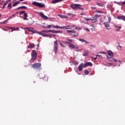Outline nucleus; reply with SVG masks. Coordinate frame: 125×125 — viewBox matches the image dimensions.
<instances>
[{
    "label": "nucleus",
    "instance_id": "29",
    "mask_svg": "<svg viewBox=\"0 0 125 125\" xmlns=\"http://www.w3.org/2000/svg\"><path fill=\"white\" fill-rule=\"evenodd\" d=\"M94 13H102V14H103V12H102V11L96 10V11H94Z\"/></svg>",
    "mask_w": 125,
    "mask_h": 125
},
{
    "label": "nucleus",
    "instance_id": "28",
    "mask_svg": "<svg viewBox=\"0 0 125 125\" xmlns=\"http://www.w3.org/2000/svg\"><path fill=\"white\" fill-rule=\"evenodd\" d=\"M83 56H88V52L86 51L83 53Z\"/></svg>",
    "mask_w": 125,
    "mask_h": 125
},
{
    "label": "nucleus",
    "instance_id": "2",
    "mask_svg": "<svg viewBox=\"0 0 125 125\" xmlns=\"http://www.w3.org/2000/svg\"><path fill=\"white\" fill-rule=\"evenodd\" d=\"M66 31L68 33H71L70 36H71V37H76L77 36H79V33L77 32V31L75 30H66Z\"/></svg>",
    "mask_w": 125,
    "mask_h": 125
},
{
    "label": "nucleus",
    "instance_id": "31",
    "mask_svg": "<svg viewBox=\"0 0 125 125\" xmlns=\"http://www.w3.org/2000/svg\"><path fill=\"white\" fill-rule=\"evenodd\" d=\"M98 17H100V16H98V15L97 14H95L94 17H92V18H96L97 19V18H98Z\"/></svg>",
    "mask_w": 125,
    "mask_h": 125
},
{
    "label": "nucleus",
    "instance_id": "56",
    "mask_svg": "<svg viewBox=\"0 0 125 125\" xmlns=\"http://www.w3.org/2000/svg\"><path fill=\"white\" fill-rule=\"evenodd\" d=\"M67 15H69V16H70V15H72V14L68 13Z\"/></svg>",
    "mask_w": 125,
    "mask_h": 125
},
{
    "label": "nucleus",
    "instance_id": "52",
    "mask_svg": "<svg viewBox=\"0 0 125 125\" xmlns=\"http://www.w3.org/2000/svg\"><path fill=\"white\" fill-rule=\"evenodd\" d=\"M42 27L47 29V26H43Z\"/></svg>",
    "mask_w": 125,
    "mask_h": 125
},
{
    "label": "nucleus",
    "instance_id": "46",
    "mask_svg": "<svg viewBox=\"0 0 125 125\" xmlns=\"http://www.w3.org/2000/svg\"><path fill=\"white\" fill-rule=\"evenodd\" d=\"M75 29L76 30H79V31L81 30V28H78L77 27H75Z\"/></svg>",
    "mask_w": 125,
    "mask_h": 125
},
{
    "label": "nucleus",
    "instance_id": "14",
    "mask_svg": "<svg viewBox=\"0 0 125 125\" xmlns=\"http://www.w3.org/2000/svg\"><path fill=\"white\" fill-rule=\"evenodd\" d=\"M118 19L124 20V21H125V16H120L118 17Z\"/></svg>",
    "mask_w": 125,
    "mask_h": 125
},
{
    "label": "nucleus",
    "instance_id": "64",
    "mask_svg": "<svg viewBox=\"0 0 125 125\" xmlns=\"http://www.w3.org/2000/svg\"><path fill=\"white\" fill-rule=\"evenodd\" d=\"M24 0H20V1H23Z\"/></svg>",
    "mask_w": 125,
    "mask_h": 125
},
{
    "label": "nucleus",
    "instance_id": "22",
    "mask_svg": "<svg viewBox=\"0 0 125 125\" xmlns=\"http://www.w3.org/2000/svg\"><path fill=\"white\" fill-rule=\"evenodd\" d=\"M27 17H28V14L25 13L24 14L23 20H28V18H27Z\"/></svg>",
    "mask_w": 125,
    "mask_h": 125
},
{
    "label": "nucleus",
    "instance_id": "59",
    "mask_svg": "<svg viewBox=\"0 0 125 125\" xmlns=\"http://www.w3.org/2000/svg\"><path fill=\"white\" fill-rule=\"evenodd\" d=\"M52 36L53 37H56V35H53V34H52Z\"/></svg>",
    "mask_w": 125,
    "mask_h": 125
},
{
    "label": "nucleus",
    "instance_id": "26",
    "mask_svg": "<svg viewBox=\"0 0 125 125\" xmlns=\"http://www.w3.org/2000/svg\"><path fill=\"white\" fill-rule=\"evenodd\" d=\"M107 59H108V61L112 62L113 60H114V59L112 58L111 57H109L108 56L106 57Z\"/></svg>",
    "mask_w": 125,
    "mask_h": 125
},
{
    "label": "nucleus",
    "instance_id": "6",
    "mask_svg": "<svg viewBox=\"0 0 125 125\" xmlns=\"http://www.w3.org/2000/svg\"><path fill=\"white\" fill-rule=\"evenodd\" d=\"M80 6H82V5L79 4H74L71 5V7H72L73 9H77V8H80L81 10L84 9L83 8L80 7Z\"/></svg>",
    "mask_w": 125,
    "mask_h": 125
},
{
    "label": "nucleus",
    "instance_id": "54",
    "mask_svg": "<svg viewBox=\"0 0 125 125\" xmlns=\"http://www.w3.org/2000/svg\"><path fill=\"white\" fill-rule=\"evenodd\" d=\"M12 18V16H11L9 18L7 19V20H9V19H11Z\"/></svg>",
    "mask_w": 125,
    "mask_h": 125
},
{
    "label": "nucleus",
    "instance_id": "24",
    "mask_svg": "<svg viewBox=\"0 0 125 125\" xmlns=\"http://www.w3.org/2000/svg\"><path fill=\"white\" fill-rule=\"evenodd\" d=\"M36 45L34 43L30 44L29 46H28V48H32L33 47H35Z\"/></svg>",
    "mask_w": 125,
    "mask_h": 125
},
{
    "label": "nucleus",
    "instance_id": "8",
    "mask_svg": "<svg viewBox=\"0 0 125 125\" xmlns=\"http://www.w3.org/2000/svg\"><path fill=\"white\" fill-rule=\"evenodd\" d=\"M66 43H68V45L71 47V48H73V49H79V46H75L73 44H72L69 42H66Z\"/></svg>",
    "mask_w": 125,
    "mask_h": 125
},
{
    "label": "nucleus",
    "instance_id": "37",
    "mask_svg": "<svg viewBox=\"0 0 125 125\" xmlns=\"http://www.w3.org/2000/svg\"><path fill=\"white\" fill-rule=\"evenodd\" d=\"M57 34H62V31L60 30L57 31Z\"/></svg>",
    "mask_w": 125,
    "mask_h": 125
},
{
    "label": "nucleus",
    "instance_id": "50",
    "mask_svg": "<svg viewBox=\"0 0 125 125\" xmlns=\"http://www.w3.org/2000/svg\"><path fill=\"white\" fill-rule=\"evenodd\" d=\"M90 45H91V46L92 47H95V46H94V45H93V44H91Z\"/></svg>",
    "mask_w": 125,
    "mask_h": 125
},
{
    "label": "nucleus",
    "instance_id": "25",
    "mask_svg": "<svg viewBox=\"0 0 125 125\" xmlns=\"http://www.w3.org/2000/svg\"><path fill=\"white\" fill-rule=\"evenodd\" d=\"M92 23H95V22H97V18H93L91 19Z\"/></svg>",
    "mask_w": 125,
    "mask_h": 125
},
{
    "label": "nucleus",
    "instance_id": "42",
    "mask_svg": "<svg viewBox=\"0 0 125 125\" xmlns=\"http://www.w3.org/2000/svg\"><path fill=\"white\" fill-rule=\"evenodd\" d=\"M41 32L42 33H48L47 30H42Z\"/></svg>",
    "mask_w": 125,
    "mask_h": 125
},
{
    "label": "nucleus",
    "instance_id": "34",
    "mask_svg": "<svg viewBox=\"0 0 125 125\" xmlns=\"http://www.w3.org/2000/svg\"><path fill=\"white\" fill-rule=\"evenodd\" d=\"M84 74L85 75H88V74H89V71H88V70H85Z\"/></svg>",
    "mask_w": 125,
    "mask_h": 125
},
{
    "label": "nucleus",
    "instance_id": "33",
    "mask_svg": "<svg viewBox=\"0 0 125 125\" xmlns=\"http://www.w3.org/2000/svg\"><path fill=\"white\" fill-rule=\"evenodd\" d=\"M11 0H8L7 1H6V2L4 3V6H5L6 5H7V3H8V2H9V1H11Z\"/></svg>",
    "mask_w": 125,
    "mask_h": 125
},
{
    "label": "nucleus",
    "instance_id": "30",
    "mask_svg": "<svg viewBox=\"0 0 125 125\" xmlns=\"http://www.w3.org/2000/svg\"><path fill=\"white\" fill-rule=\"evenodd\" d=\"M20 2L19 1H17L15 3H14V4H13V6L14 7L15 6H16V5H17V4H18L19 3H20Z\"/></svg>",
    "mask_w": 125,
    "mask_h": 125
},
{
    "label": "nucleus",
    "instance_id": "41",
    "mask_svg": "<svg viewBox=\"0 0 125 125\" xmlns=\"http://www.w3.org/2000/svg\"><path fill=\"white\" fill-rule=\"evenodd\" d=\"M60 44L62 46V47H65V46L61 43V42H60Z\"/></svg>",
    "mask_w": 125,
    "mask_h": 125
},
{
    "label": "nucleus",
    "instance_id": "36",
    "mask_svg": "<svg viewBox=\"0 0 125 125\" xmlns=\"http://www.w3.org/2000/svg\"><path fill=\"white\" fill-rule=\"evenodd\" d=\"M108 23H110V22H111V17L108 16Z\"/></svg>",
    "mask_w": 125,
    "mask_h": 125
},
{
    "label": "nucleus",
    "instance_id": "23",
    "mask_svg": "<svg viewBox=\"0 0 125 125\" xmlns=\"http://www.w3.org/2000/svg\"><path fill=\"white\" fill-rule=\"evenodd\" d=\"M9 29H12L13 31H17L19 30V27L15 28V27H9Z\"/></svg>",
    "mask_w": 125,
    "mask_h": 125
},
{
    "label": "nucleus",
    "instance_id": "15",
    "mask_svg": "<svg viewBox=\"0 0 125 125\" xmlns=\"http://www.w3.org/2000/svg\"><path fill=\"white\" fill-rule=\"evenodd\" d=\"M31 20H29L28 21V25H33V24H34V23H35V21H33L32 18H31Z\"/></svg>",
    "mask_w": 125,
    "mask_h": 125
},
{
    "label": "nucleus",
    "instance_id": "35",
    "mask_svg": "<svg viewBox=\"0 0 125 125\" xmlns=\"http://www.w3.org/2000/svg\"><path fill=\"white\" fill-rule=\"evenodd\" d=\"M67 41H68V42H73L74 41V39H67Z\"/></svg>",
    "mask_w": 125,
    "mask_h": 125
},
{
    "label": "nucleus",
    "instance_id": "51",
    "mask_svg": "<svg viewBox=\"0 0 125 125\" xmlns=\"http://www.w3.org/2000/svg\"><path fill=\"white\" fill-rule=\"evenodd\" d=\"M113 61H114V62H118V60H115L114 59H113Z\"/></svg>",
    "mask_w": 125,
    "mask_h": 125
},
{
    "label": "nucleus",
    "instance_id": "13",
    "mask_svg": "<svg viewBox=\"0 0 125 125\" xmlns=\"http://www.w3.org/2000/svg\"><path fill=\"white\" fill-rule=\"evenodd\" d=\"M104 25L105 27L106 28V29L107 30H109V29H110V25L108 24V23L107 22H104Z\"/></svg>",
    "mask_w": 125,
    "mask_h": 125
},
{
    "label": "nucleus",
    "instance_id": "55",
    "mask_svg": "<svg viewBox=\"0 0 125 125\" xmlns=\"http://www.w3.org/2000/svg\"><path fill=\"white\" fill-rule=\"evenodd\" d=\"M116 31H117L118 32H119V31H120V29H116Z\"/></svg>",
    "mask_w": 125,
    "mask_h": 125
},
{
    "label": "nucleus",
    "instance_id": "1",
    "mask_svg": "<svg viewBox=\"0 0 125 125\" xmlns=\"http://www.w3.org/2000/svg\"><path fill=\"white\" fill-rule=\"evenodd\" d=\"M52 28L53 29H57L59 28L60 29H65V30H72V28H70V26H59L58 25L55 26L53 24L52 25H48L47 26V29H51Z\"/></svg>",
    "mask_w": 125,
    "mask_h": 125
},
{
    "label": "nucleus",
    "instance_id": "27",
    "mask_svg": "<svg viewBox=\"0 0 125 125\" xmlns=\"http://www.w3.org/2000/svg\"><path fill=\"white\" fill-rule=\"evenodd\" d=\"M61 18H63V19H67L68 17L67 16L61 15Z\"/></svg>",
    "mask_w": 125,
    "mask_h": 125
},
{
    "label": "nucleus",
    "instance_id": "49",
    "mask_svg": "<svg viewBox=\"0 0 125 125\" xmlns=\"http://www.w3.org/2000/svg\"><path fill=\"white\" fill-rule=\"evenodd\" d=\"M90 8H91V9H95L96 7H91Z\"/></svg>",
    "mask_w": 125,
    "mask_h": 125
},
{
    "label": "nucleus",
    "instance_id": "9",
    "mask_svg": "<svg viewBox=\"0 0 125 125\" xmlns=\"http://www.w3.org/2000/svg\"><path fill=\"white\" fill-rule=\"evenodd\" d=\"M38 14H39L40 16L42 18V19H45V20H47V19H49V18L47 17V16L44 15V14L43 13H38Z\"/></svg>",
    "mask_w": 125,
    "mask_h": 125
},
{
    "label": "nucleus",
    "instance_id": "12",
    "mask_svg": "<svg viewBox=\"0 0 125 125\" xmlns=\"http://www.w3.org/2000/svg\"><path fill=\"white\" fill-rule=\"evenodd\" d=\"M87 66H91L92 67V63L90 62H86L84 64L83 66L84 67H86Z\"/></svg>",
    "mask_w": 125,
    "mask_h": 125
},
{
    "label": "nucleus",
    "instance_id": "58",
    "mask_svg": "<svg viewBox=\"0 0 125 125\" xmlns=\"http://www.w3.org/2000/svg\"><path fill=\"white\" fill-rule=\"evenodd\" d=\"M94 60H96L97 59V57L94 58Z\"/></svg>",
    "mask_w": 125,
    "mask_h": 125
},
{
    "label": "nucleus",
    "instance_id": "44",
    "mask_svg": "<svg viewBox=\"0 0 125 125\" xmlns=\"http://www.w3.org/2000/svg\"><path fill=\"white\" fill-rule=\"evenodd\" d=\"M85 19V20H86L87 21H90V20H91V19H87V18H84Z\"/></svg>",
    "mask_w": 125,
    "mask_h": 125
},
{
    "label": "nucleus",
    "instance_id": "57",
    "mask_svg": "<svg viewBox=\"0 0 125 125\" xmlns=\"http://www.w3.org/2000/svg\"><path fill=\"white\" fill-rule=\"evenodd\" d=\"M86 31H87V32H89V29H88V28H87V29H86Z\"/></svg>",
    "mask_w": 125,
    "mask_h": 125
},
{
    "label": "nucleus",
    "instance_id": "16",
    "mask_svg": "<svg viewBox=\"0 0 125 125\" xmlns=\"http://www.w3.org/2000/svg\"><path fill=\"white\" fill-rule=\"evenodd\" d=\"M83 63H81L79 66H78V70L80 71V72H82L83 71Z\"/></svg>",
    "mask_w": 125,
    "mask_h": 125
},
{
    "label": "nucleus",
    "instance_id": "5",
    "mask_svg": "<svg viewBox=\"0 0 125 125\" xmlns=\"http://www.w3.org/2000/svg\"><path fill=\"white\" fill-rule=\"evenodd\" d=\"M54 51L55 54L58 52V42L57 41L54 42Z\"/></svg>",
    "mask_w": 125,
    "mask_h": 125
},
{
    "label": "nucleus",
    "instance_id": "38",
    "mask_svg": "<svg viewBox=\"0 0 125 125\" xmlns=\"http://www.w3.org/2000/svg\"><path fill=\"white\" fill-rule=\"evenodd\" d=\"M22 13H23V14H25V13H26V12L25 11H22L20 12V14H22Z\"/></svg>",
    "mask_w": 125,
    "mask_h": 125
},
{
    "label": "nucleus",
    "instance_id": "53",
    "mask_svg": "<svg viewBox=\"0 0 125 125\" xmlns=\"http://www.w3.org/2000/svg\"><path fill=\"white\" fill-rule=\"evenodd\" d=\"M22 4H27V2H22Z\"/></svg>",
    "mask_w": 125,
    "mask_h": 125
},
{
    "label": "nucleus",
    "instance_id": "39",
    "mask_svg": "<svg viewBox=\"0 0 125 125\" xmlns=\"http://www.w3.org/2000/svg\"><path fill=\"white\" fill-rule=\"evenodd\" d=\"M115 28H118V29H121V28H122V26H117V25H115Z\"/></svg>",
    "mask_w": 125,
    "mask_h": 125
},
{
    "label": "nucleus",
    "instance_id": "40",
    "mask_svg": "<svg viewBox=\"0 0 125 125\" xmlns=\"http://www.w3.org/2000/svg\"><path fill=\"white\" fill-rule=\"evenodd\" d=\"M96 56H98V57H101L102 58H103V57H102V55H101L96 54Z\"/></svg>",
    "mask_w": 125,
    "mask_h": 125
},
{
    "label": "nucleus",
    "instance_id": "11",
    "mask_svg": "<svg viewBox=\"0 0 125 125\" xmlns=\"http://www.w3.org/2000/svg\"><path fill=\"white\" fill-rule=\"evenodd\" d=\"M107 54L108 55L110 56V57H113V56H114V53H113V52L111 50H108Z\"/></svg>",
    "mask_w": 125,
    "mask_h": 125
},
{
    "label": "nucleus",
    "instance_id": "21",
    "mask_svg": "<svg viewBox=\"0 0 125 125\" xmlns=\"http://www.w3.org/2000/svg\"><path fill=\"white\" fill-rule=\"evenodd\" d=\"M17 9H27V7L25 6H22L18 7Z\"/></svg>",
    "mask_w": 125,
    "mask_h": 125
},
{
    "label": "nucleus",
    "instance_id": "43",
    "mask_svg": "<svg viewBox=\"0 0 125 125\" xmlns=\"http://www.w3.org/2000/svg\"><path fill=\"white\" fill-rule=\"evenodd\" d=\"M6 22H7V20H6L5 21H3L2 22H1V24H6Z\"/></svg>",
    "mask_w": 125,
    "mask_h": 125
},
{
    "label": "nucleus",
    "instance_id": "61",
    "mask_svg": "<svg viewBox=\"0 0 125 125\" xmlns=\"http://www.w3.org/2000/svg\"><path fill=\"white\" fill-rule=\"evenodd\" d=\"M83 13H81V14H80V15H83Z\"/></svg>",
    "mask_w": 125,
    "mask_h": 125
},
{
    "label": "nucleus",
    "instance_id": "4",
    "mask_svg": "<svg viewBox=\"0 0 125 125\" xmlns=\"http://www.w3.org/2000/svg\"><path fill=\"white\" fill-rule=\"evenodd\" d=\"M38 54H37V52L35 50H33L31 52V59L35 61L36 59H37V56Z\"/></svg>",
    "mask_w": 125,
    "mask_h": 125
},
{
    "label": "nucleus",
    "instance_id": "18",
    "mask_svg": "<svg viewBox=\"0 0 125 125\" xmlns=\"http://www.w3.org/2000/svg\"><path fill=\"white\" fill-rule=\"evenodd\" d=\"M96 4L98 6H101V7H105V5L99 3V2H97Z\"/></svg>",
    "mask_w": 125,
    "mask_h": 125
},
{
    "label": "nucleus",
    "instance_id": "3",
    "mask_svg": "<svg viewBox=\"0 0 125 125\" xmlns=\"http://www.w3.org/2000/svg\"><path fill=\"white\" fill-rule=\"evenodd\" d=\"M32 4L33 5H35V6H38L40 8H43V7H44V6H45L44 4H42V3H41L40 2H38L37 1L33 2Z\"/></svg>",
    "mask_w": 125,
    "mask_h": 125
},
{
    "label": "nucleus",
    "instance_id": "62",
    "mask_svg": "<svg viewBox=\"0 0 125 125\" xmlns=\"http://www.w3.org/2000/svg\"><path fill=\"white\" fill-rule=\"evenodd\" d=\"M109 65H113V63H109Z\"/></svg>",
    "mask_w": 125,
    "mask_h": 125
},
{
    "label": "nucleus",
    "instance_id": "63",
    "mask_svg": "<svg viewBox=\"0 0 125 125\" xmlns=\"http://www.w3.org/2000/svg\"><path fill=\"white\" fill-rule=\"evenodd\" d=\"M5 6H4V5L3 4V7H2V8H4Z\"/></svg>",
    "mask_w": 125,
    "mask_h": 125
},
{
    "label": "nucleus",
    "instance_id": "20",
    "mask_svg": "<svg viewBox=\"0 0 125 125\" xmlns=\"http://www.w3.org/2000/svg\"><path fill=\"white\" fill-rule=\"evenodd\" d=\"M38 33L39 34V35L42 36V37H46V38H47V37H48V35L47 34H44L42 32H39Z\"/></svg>",
    "mask_w": 125,
    "mask_h": 125
},
{
    "label": "nucleus",
    "instance_id": "45",
    "mask_svg": "<svg viewBox=\"0 0 125 125\" xmlns=\"http://www.w3.org/2000/svg\"><path fill=\"white\" fill-rule=\"evenodd\" d=\"M52 33H53L54 34H57V31L56 30L52 31Z\"/></svg>",
    "mask_w": 125,
    "mask_h": 125
},
{
    "label": "nucleus",
    "instance_id": "47",
    "mask_svg": "<svg viewBox=\"0 0 125 125\" xmlns=\"http://www.w3.org/2000/svg\"><path fill=\"white\" fill-rule=\"evenodd\" d=\"M100 53H101L102 54H105V55H106V52H101Z\"/></svg>",
    "mask_w": 125,
    "mask_h": 125
},
{
    "label": "nucleus",
    "instance_id": "19",
    "mask_svg": "<svg viewBox=\"0 0 125 125\" xmlns=\"http://www.w3.org/2000/svg\"><path fill=\"white\" fill-rule=\"evenodd\" d=\"M63 0H53L52 1V3H57V2H60V1H62Z\"/></svg>",
    "mask_w": 125,
    "mask_h": 125
},
{
    "label": "nucleus",
    "instance_id": "48",
    "mask_svg": "<svg viewBox=\"0 0 125 125\" xmlns=\"http://www.w3.org/2000/svg\"><path fill=\"white\" fill-rule=\"evenodd\" d=\"M48 33H52V30H47Z\"/></svg>",
    "mask_w": 125,
    "mask_h": 125
},
{
    "label": "nucleus",
    "instance_id": "7",
    "mask_svg": "<svg viewBox=\"0 0 125 125\" xmlns=\"http://www.w3.org/2000/svg\"><path fill=\"white\" fill-rule=\"evenodd\" d=\"M41 66H42V64L40 63H36L32 65V67L33 69H38V68H40Z\"/></svg>",
    "mask_w": 125,
    "mask_h": 125
},
{
    "label": "nucleus",
    "instance_id": "17",
    "mask_svg": "<svg viewBox=\"0 0 125 125\" xmlns=\"http://www.w3.org/2000/svg\"><path fill=\"white\" fill-rule=\"evenodd\" d=\"M79 41H80V42H85V43H87V44L89 43L88 42L86 41L84 39H79Z\"/></svg>",
    "mask_w": 125,
    "mask_h": 125
},
{
    "label": "nucleus",
    "instance_id": "32",
    "mask_svg": "<svg viewBox=\"0 0 125 125\" xmlns=\"http://www.w3.org/2000/svg\"><path fill=\"white\" fill-rule=\"evenodd\" d=\"M7 7L9 9H10L11 8V7H12V5H11V3H9L8 4Z\"/></svg>",
    "mask_w": 125,
    "mask_h": 125
},
{
    "label": "nucleus",
    "instance_id": "10",
    "mask_svg": "<svg viewBox=\"0 0 125 125\" xmlns=\"http://www.w3.org/2000/svg\"><path fill=\"white\" fill-rule=\"evenodd\" d=\"M28 32H31V33H33V34H35V33L37 32V30H35L34 28H27Z\"/></svg>",
    "mask_w": 125,
    "mask_h": 125
},
{
    "label": "nucleus",
    "instance_id": "60",
    "mask_svg": "<svg viewBox=\"0 0 125 125\" xmlns=\"http://www.w3.org/2000/svg\"><path fill=\"white\" fill-rule=\"evenodd\" d=\"M75 64H76V65H78V64H79V63H78V62H75Z\"/></svg>",
    "mask_w": 125,
    "mask_h": 125
}]
</instances>
